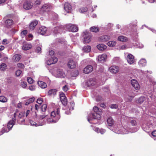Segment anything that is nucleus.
<instances>
[{
  "mask_svg": "<svg viewBox=\"0 0 156 156\" xmlns=\"http://www.w3.org/2000/svg\"><path fill=\"white\" fill-rule=\"evenodd\" d=\"M94 112H91L89 114V117H96L98 116H101L102 113V110L97 106H94L93 108Z\"/></svg>",
  "mask_w": 156,
  "mask_h": 156,
  "instance_id": "obj_1",
  "label": "nucleus"
},
{
  "mask_svg": "<svg viewBox=\"0 0 156 156\" xmlns=\"http://www.w3.org/2000/svg\"><path fill=\"white\" fill-rule=\"evenodd\" d=\"M66 28L68 31L72 32H76L78 30V27L76 25L71 24L67 25Z\"/></svg>",
  "mask_w": 156,
  "mask_h": 156,
  "instance_id": "obj_2",
  "label": "nucleus"
},
{
  "mask_svg": "<svg viewBox=\"0 0 156 156\" xmlns=\"http://www.w3.org/2000/svg\"><path fill=\"white\" fill-rule=\"evenodd\" d=\"M60 101L64 105H66L67 104V100L65 94L63 92H61L59 94Z\"/></svg>",
  "mask_w": 156,
  "mask_h": 156,
  "instance_id": "obj_3",
  "label": "nucleus"
},
{
  "mask_svg": "<svg viewBox=\"0 0 156 156\" xmlns=\"http://www.w3.org/2000/svg\"><path fill=\"white\" fill-rule=\"evenodd\" d=\"M55 76L57 77L64 78L66 77V75L62 70L58 69L55 73Z\"/></svg>",
  "mask_w": 156,
  "mask_h": 156,
  "instance_id": "obj_4",
  "label": "nucleus"
},
{
  "mask_svg": "<svg viewBox=\"0 0 156 156\" xmlns=\"http://www.w3.org/2000/svg\"><path fill=\"white\" fill-rule=\"evenodd\" d=\"M33 6V4L31 2L27 1L23 4V8L26 10H28L31 9Z\"/></svg>",
  "mask_w": 156,
  "mask_h": 156,
  "instance_id": "obj_5",
  "label": "nucleus"
},
{
  "mask_svg": "<svg viewBox=\"0 0 156 156\" xmlns=\"http://www.w3.org/2000/svg\"><path fill=\"white\" fill-rule=\"evenodd\" d=\"M64 9L67 13L71 12L72 11L71 5L68 2H66L64 5Z\"/></svg>",
  "mask_w": 156,
  "mask_h": 156,
  "instance_id": "obj_6",
  "label": "nucleus"
},
{
  "mask_svg": "<svg viewBox=\"0 0 156 156\" xmlns=\"http://www.w3.org/2000/svg\"><path fill=\"white\" fill-rule=\"evenodd\" d=\"M109 70L110 72L112 73L116 74L119 72V68L118 66H113L109 68Z\"/></svg>",
  "mask_w": 156,
  "mask_h": 156,
  "instance_id": "obj_7",
  "label": "nucleus"
},
{
  "mask_svg": "<svg viewBox=\"0 0 156 156\" xmlns=\"http://www.w3.org/2000/svg\"><path fill=\"white\" fill-rule=\"evenodd\" d=\"M57 61V58L55 57H51V59L47 60L46 62V63L48 65H50L52 64L56 63Z\"/></svg>",
  "mask_w": 156,
  "mask_h": 156,
  "instance_id": "obj_8",
  "label": "nucleus"
},
{
  "mask_svg": "<svg viewBox=\"0 0 156 156\" xmlns=\"http://www.w3.org/2000/svg\"><path fill=\"white\" fill-rule=\"evenodd\" d=\"M16 118H12V120H10L8 122L7 127L9 131L11 129L13 125L15 124L16 120Z\"/></svg>",
  "mask_w": 156,
  "mask_h": 156,
  "instance_id": "obj_9",
  "label": "nucleus"
},
{
  "mask_svg": "<svg viewBox=\"0 0 156 156\" xmlns=\"http://www.w3.org/2000/svg\"><path fill=\"white\" fill-rule=\"evenodd\" d=\"M131 83L132 86L136 90H139L140 88V86L136 80L134 79L131 80Z\"/></svg>",
  "mask_w": 156,
  "mask_h": 156,
  "instance_id": "obj_10",
  "label": "nucleus"
},
{
  "mask_svg": "<svg viewBox=\"0 0 156 156\" xmlns=\"http://www.w3.org/2000/svg\"><path fill=\"white\" fill-rule=\"evenodd\" d=\"M98 83L96 80L95 78L90 79L87 82V85L89 86H94Z\"/></svg>",
  "mask_w": 156,
  "mask_h": 156,
  "instance_id": "obj_11",
  "label": "nucleus"
},
{
  "mask_svg": "<svg viewBox=\"0 0 156 156\" xmlns=\"http://www.w3.org/2000/svg\"><path fill=\"white\" fill-rule=\"evenodd\" d=\"M84 33L86 35L84 37L83 42L84 43H89L91 41V35L89 34H88L87 31H85Z\"/></svg>",
  "mask_w": 156,
  "mask_h": 156,
  "instance_id": "obj_12",
  "label": "nucleus"
},
{
  "mask_svg": "<svg viewBox=\"0 0 156 156\" xmlns=\"http://www.w3.org/2000/svg\"><path fill=\"white\" fill-rule=\"evenodd\" d=\"M93 70V67L92 66L88 65L84 69V73H89L91 72Z\"/></svg>",
  "mask_w": 156,
  "mask_h": 156,
  "instance_id": "obj_13",
  "label": "nucleus"
},
{
  "mask_svg": "<svg viewBox=\"0 0 156 156\" xmlns=\"http://www.w3.org/2000/svg\"><path fill=\"white\" fill-rule=\"evenodd\" d=\"M47 31V29L45 27L42 26L39 28L38 30V33L41 35H44Z\"/></svg>",
  "mask_w": 156,
  "mask_h": 156,
  "instance_id": "obj_14",
  "label": "nucleus"
},
{
  "mask_svg": "<svg viewBox=\"0 0 156 156\" xmlns=\"http://www.w3.org/2000/svg\"><path fill=\"white\" fill-rule=\"evenodd\" d=\"M128 62L130 64H133L134 62L133 56L131 54H129L127 58Z\"/></svg>",
  "mask_w": 156,
  "mask_h": 156,
  "instance_id": "obj_15",
  "label": "nucleus"
},
{
  "mask_svg": "<svg viewBox=\"0 0 156 156\" xmlns=\"http://www.w3.org/2000/svg\"><path fill=\"white\" fill-rule=\"evenodd\" d=\"M68 67L71 69H73L76 66V63L73 60H70L68 63Z\"/></svg>",
  "mask_w": 156,
  "mask_h": 156,
  "instance_id": "obj_16",
  "label": "nucleus"
},
{
  "mask_svg": "<svg viewBox=\"0 0 156 156\" xmlns=\"http://www.w3.org/2000/svg\"><path fill=\"white\" fill-rule=\"evenodd\" d=\"M107 57V55L105 54H103L101 55H99L98 57V60L100 62H103L106 59Z\"/></svg>",
  "mask_w": 156,
  "mask_h": 156,
  "instance_id": "obj_17",
  "label": "nucleus"
},
{
  "mask_svg": "<svg viewBox=\"0 0 156 156\" xmlns=\"http://www.w3.org/2000/svg\"><path fill=\"white\" fill-rule=\"evenodd\" d=\"M119 129H116L115 130V132L117 133L122 134H125L128 133L127 131L124 128H122L120 131Z\"/></svg>",
  "mask_w": 156,
  "mask_h": 156,
  "instance_id": "obj_18",
  "label": "nucleus"
},
{
  "mask_svg": "<svg viewBox=\"0 0 156 156\" xmlns=\"http://www.w3.org/2000/svg\"><path fill=\"white\" fill-rule=\"evenodd\" d=\"M110 37L109 36L104 35L101 36L99 38L100 41L101 42H105L109 40Z\"/></svg>",
  "mask_w": 156,
  "mask_h": 156,
  "instance_id": "obj_19",
  "label": "nucleus"
},
{
  "mask_svg": "<svg viewBox=\"0 0 156 156\" xmlns=\"http://www.w3.org/2000/svg\"><path fill=\"white\" fill-rule=\"evenodd\" d=\"M58 118H48L47 119L48 123H55L58 121Z\"/></svg>",
  "mask_w": 156,
  "mask_h": 156,
  "instance_id": "obj_20",
  "label": "nucleus"
},
{
  "mask_svg": "<svg viewBox=\"0 0 156 156\" xmlns=\"http://www.w3.org/2000/svg\"><path fill=\"white\" fill-rule=\"evenodd\" d=\"M13 22L12 20H7L5 21V25L7 27H10L13 24Z\"/></svg>",
  "mask_w": 156,
  "mask_h": 156,
  "instance_id": "obj_21",
  "label": "nucleus"
},
{
  "mask_svg": "<svg viewBox=\"0 0 156 156\" xmlns=\"http://www.w3.org/2000/svg\"><path fill=\"white\" fill-rule=\"evenodd\" d=\"M57 93V90L56 89H51L49 90L48 92V94L50 96H54Z\"/></svg>",
  "mask_w": 156,
  "mask_h": 156,
  "instance_id": "obj_22",
  "label": "nucleus"
},
{
  "mask_svg": "<svg viewBox=\"0 0 156 156\" xmlns=\"http://www.w3.org/2000/svg\"><path fill=\"white\" fill-rule=\"evenodd\" d=\"M60 111L58 108L57 109L56 114L55 113V112L54 111H53L51 112V116L53 117H55V116L57 117L60 116Z\"/></svg>",
  "mask_w": 156,
  "mask_h": 156,
  "instance_id": "obj_23",
  "label": "nucleus"
},
{
  "mask_svg": "<svg viewBox=\"0 0 156 156\" xmlns=\"http://www.w3.org/2000/svg\"><path fill=\"white\" fill-rule=\"evenodd\" d=\"M97 48L101 51L104 50L107 48V46L103 44H98L97 46Z\"/></svg>",
  "mask_w": 156,
  "mask_h": 156,
  "instance_id": "obj_24",
  "label": "nucleus"
},
{
  "mask_svg": "<svg viewBox=\"0 0 156 156\" xmlns=\"http://www.w3.org/2000/svg\"><path fill=\"white\" fill-rule=\"evenodd\" d=\"M38 22L37 21H34L31 22L30 24L29 28L30 30H33L35 27L37 25Z\"/></svg>",
  "mask_w": 156,
  "mask_h": 156,
  "instance_id": "obj_25",
  "label": "nucleus"
},
{
  "mask_svg": "<svg viewBox=\"0 0 156 156\" xmlns=\"http://www.w3.org/2000/svg\"><path fill=\"white\" fill-rule=\"evenodd\" d=\"M138 64L140 66H144L147 64L146 61L145 59L142 58L139 61Z\"/></svg>",
  "mask_w": 156,
  "mask_h": 156,
  "instance_id": "obj_26",
  "label": "nucleus"
},
{
  "mask_svg": "<svg viewBox=\"0 0 156 156\" xmlns=\"http://www.w3.org/2000/svg\"><path fill=\"white\" fill-rule=\"evenodd\" d=\"M32 47V46L30 44H24L23 46V49L24 50H27L30 48Z\"/></svg>",
  "mask_w": 156,
  "mask_h": 156,
  "instance_id": "obj_27",
  "label": "nucleus"
},
{
  "mask_svg": "<svg viewBox=\"0 0 156 156\" xmlns=\"http://www.w3.org/2000/svg\"><path fill=\"white\" fill-rule=\"evenodd\" d=\"M94 130L97 133H100L101 134H103L105 132V129H99V128L97 127H95L94 129Z\"/></svg>",
  "mask_w": 156,
  "mask_h": 156,
  "instance_id": "obj_28",
  "label": "nucleus"
},
{
  "mask_svg": "<svg viewBox=\"0 0 156 156\" xmlns=\"http://www.w3.org/2000/svg\"><path fill=\"white\" fill-rule=\"evenodd\" d=\"M38 85L42 88H45L47 87L46 84L42 81H38L37 82Z\"/></svg>",
  "mask_w": 156,
  "mask_h": 156,
  "instance_id": "obj_29",
  "label": "nucleus"
},
{
  "mask_svg": "<svg viewBox=\"0 0 156 156\" xmlns=\"http://www.w3.org/2000/svg\"><path fill=\"white\" fill-rule=\"evenodd\" d=\"M90 30L91 32L97 33L99 31V29L98 27L93 26L90 28Z\"/></svg>",
  "mask_w": 156,
  "mask_h": 156,
  "instance_id": "obj_30",
  "label": "nucleus"
},
{
  "mask_svg": "<svg viewBox=\"0 0 156 156\" xmlns=\"http://www.w3.org/2000/svg\"><path fill=\"white\" fill-rule=\"evenodd\" d=\"M21 57V56L20 55L16 54L13 56V59L15 62H18L20 60Z\"/></svg>",
  "mask_w": 156,
  "mask_h": 156,
  "instance_id": "obj_31",
  "label": "nucleus"
},
{
  "mask_svg": "<svg viewBox=\"0 0 156 156\" xmlns=\"http://www.w3.org/2000/svg\"><path fill=\"white\" fill-rule=\"evenodd\" d=\"M114 122V120L112 118H108L107 120V124L109 126H112Z\"/></svg>",
  "mask_w": 156,
  "mask_h": 156,
  "instance_id": "obj_32",
  "label": "nucleus"
},
{
  "mask_svg": "<svg viewBox=\"0 0 156 156\" xmlns=\"http://www.w3.org/2000/svg\"><path fill=\"white\" fill-rule=\"evenodd\" d=\"M51 7V6L49 4H45L42 7L41 10L45 11H48V9L50 8Z\"/></svg>",
  "mask_w": 156,
  "mask_h": 156,
  "instance_id": "obj_33",
  "label": "nucleus"
},
{
  "mask_svg": "<svg viewBox=\"0 0 156 156\" xmlns=\"http://www.w3.org/2000/svg\"><path fill=\"white\" fill-rule=\"evenodd\" d=\"M91 47L87 45L84 46L82 49V50L85 52H88L91 51Z\"/></svg>",
  "mask_w": 156,
  "mask_h": 156,
  "instance_id": "obj_34",
  "label": "nucleus"
},
{
  "mask_svg": "<svg viewBox=\"0 0 156 156\" xmlns=\"http://www.w3.org/2000/svg\"><path fill=\"white\" fill-rule=\"evenodd\" d=\"M29 123L30 125L32 126H42L44 124L42 122H40L39 124H37L35 122L33 121H31L30 120H29Z\"/></svg>",
  "mask_w": 156,
  "mask_h": 156,
  "instance_id": "obj_35",
  "label": "nucleus"
},
{
  "mask_svg": "<svg viewBox=\"0 0 156 156\" xmlns=\"http://www.w3.org/2000/svg\"><path fill=\"white\" fill-rule=\"evenodd\" d=\"M118 40L121 41H127V38L124 36H121L118 37Z\"/></svg>",
  "mask_w": 156,
  "mask_h": 156,
  "instance_id": "obj_36",
  "label": "nucleus"
},
{
  "mask_svg": "<svg viewBox=\"0 0 156 156\" xmlns=\"http://www.w3.org/2000/svg\"><path fill=\"white\" fill-rule=\"evenodd\" d=\"M34 97L31 98L27 100L25 105H29L30 103H32L34 101Z\"/></svg>",
  "mask_w": 156,
  "mask_h": 156,
  "instance_id": "obj_37",
  "label": "nucleus"
},
{
  "mask_svg": "<svg viewBox=\"0 0 156 156\" xmlns=\"http://www.w3.org/2000/svg\"><path fill=\"white\" fill-rule=\"evenodd\" d=\"M116 44V42L114 41H111L108 43V45L110 47H113Z\"/></svg>",
  "mask_w": 156,
  "mask_h": 156,
  "instance_id": "obj_38",
  "label": "nucleus"
},
{
  "mask_svg": "<svg viewBox=\"0 0 156 156\" xmlns=\"http://www.w3.org/2000/svg\"><path fill=\"white\" fill-rule=\"evenodd\" d=\"M17 119L16 120H17L18 123L19 124H24V120L23 118H17Z\"/></svg>",
  "mask_w": 156,
  "mask_h": 156,
  "instance_id": "obj_39",
  "label": "nucleus"
},
{
  "mask_svg": "<svg viewBox=\"0 0 156 156\" xmlns=\"http://www.w3.org/2000/svg\"><path fill=\"white\" fill-rule=\"evenodd\" d=\"M6 65L5 63H2L0 65V70H4L6 69Z\"/></svg>",
  "mask_w": 156,
  "mask_h": 156,
  "instance_id": "obj_40",
  "label": "nucleus"
},
{
  "mask_svg": "<svg viewBox=\"0 0 156 156\" xmlns=\"http://www.w3.org/2000/svg\"><path fill=\"white\" fill-rule=\"evenodd\" d=\"M7 101V99L3 96H0V101L5 102Z\"/></svg>",
  "mask_w": 156,
  "mask_h": 156,
  "instance_id": "obj_41",
  "label": "nucleus"
},
{
  "mask_svg": "<svg viewBox=\"0 0 156 156\" xmlns=\"http://www.w3.org/2000/svg\"><path fill=\"white\" fill-rule=\"evenodd\" d=\"M96 119V118H88L87 119L88 121L90 123H94V121Z\"/></svg>",
  "mask_w": 156,
  "mask_h": 156,
  "instance_id": "obj_42",
  "label": "nucleus"
},
{
  "mask_svg": "<svg viewBox=\"0 0 156 156\" xmlns=\"http://www.w3.org/2000/svg\"><path fill=\"white\" fill-rule=\"evenodd\" d=\"M47 108V105L46 104H43L41 107V109L43 112H44Z\"/></svg>",
  "mask_w": 156,
  "mask_h": 156,
  "instance_id": "obj_43",
  "label": "nucleus"
},
{
  "mask_svg": "<svg viewBox=\"0 0 156 156\" xmlns=\"http://www.w3.org/2000/svg\"><path fill=\"white\" fill-rule=\"evenodd\" d=\"M27 80L28 82L30 84L33 83L34 82V80L33 79L30 77H28L27 79Z\"/></svg>",
  "mask_w": 156,
  "mask_h": 156,
  "instance_id": "obj_44",
  "label": "nucleus"
},
{
  "mask_svg": "<svg viewBox=\"0 0 156 156\" xmlns=\"http://www.w3.org/2000/svg\"><path fill=\"white\" fill-rule=\"evenodd\" d=\"M27 31L25 30L23 31L21 33V36L22 38H23L24 36L27 34Z\"/></svg>",
  "mask_w": 156,
  "mask_h": 156,
  "instance_id": "obj_45",
  "label": "nucleus"
},
{
  "mask_svg": "<svg viewBox=\"0 0 156 156\" xmlns=\"http://www.w3.org/2000/svg\"><path fill=\"white\" fill-rule=\"evenodd\" d=\"M109 107L111 108H117L118 107V106L116 104H112Z\"/></svg>",
  "mask_w": 156,
  "mask_h": 156,
  "instance_id": "obj_46",
  "label": "nucleus"
},
{
  "mask_svg": "<svg viewBox=\"0 0 156 156\" xmlns=\"http://www.w3.org/2000/svg\"><path fill=\"white\" fill-rule=\"evenodd\" d=\"M145 98L143 97H140L138 100V102L139 103H142L144 101Z\"/></svg>",
  "mask_w": 156,
  "mask_h": 156,
  "instance_id": "obj_47",
  "label": "nucleus"
},
{
  "mask_svg": "<svg viewBox=\"0 0 156 156\" xmlns=\"http://www.w3.org/2000/svg\"><path fill=\"white\" fill-rule=\"evenodd\" d=\"M59 30V28L58 27H55L53 30L55 34L57 33Z\"/></svg>",
  "mask_w": 156,
  "mask_h": 156,
  "instance_id": "obj_48",
  "label": "nucleus"
},
{
  "mask_svg": "<svg viewBox=\"0 0 156 156\" xmlns=\"http://www.w3.org/2000/svg\"><path fill=\"white\" fill-rule=\"evenodd\" d=\"M62 90L65 92H66L69 89V88L67 85H65L62 87Z\"/></svg>",
  "mask_w": 156,
  "mask_h": 156,
  "instance_id": "obj_49",
  "label": "nucleus"
},
{
  "mask_svg": "<svg viewBox=\"0 0 156 156\" xmlns=\"http://www.w3.org/2000/svg\"><path fill=\"white\" fill-rule=\"evenodd\" d=\"M17 66L18 67L21 68H23L24 66L23 64L21 63H19L17 64Z\"/></svg>",
  "mask_w": 156,
  "mask_h": 156,
  "instance_id": "obj_50",
  "label": "nucleus"
},
{
  "mask_svg": "<svg viewBox=\"0 0 156 156\" xmlns=\"http://www.w3.org/2000/svg\"><path fill=\"white\" fill-rule=\"evenodd\" d=\"M22 71L21 70H17L16 72V76H19L20 75Z\"/></svg>",
  "mask_w": 156,
  "mask_h": 156,
  "instance_id": "obj_51",
  "label": "nucleus"
},
{
  "mask_svg": "<svg viewBox=\"0 0 156 156\" xmlns=\"http://www.w3.org/2000/svg\"><path fill=\"white\" fill-rule=\"evenodd\" d=\"M27 85V84L26 82H23L21 83V86L23 88H25Z\"/></svg>",
  "mask_w": 156,
  "mask_h": 156,
  "instance_id": "obj_52",
  "label": "nucleus"
},
{
  "mask_svg": "<svg viewBox=\"0 0 156 156\" xmlns=\"http://www.w3.org/2000/svg\"><path fill=\"white\" fill-rule=\"evenodd\" d=\"M37 102L39 104H41L42 103V99L39 98L37 99Z\"/></svg>",
  "mask_w": 156,
  "mask_h": 156,
  "instance_id": "obj_53",
  "label": "nucleus"
},
{
  "mask_svg": "<svg viewBox=\"0 0 156 156\" xmlns=\"http://www.w3.org/2000/svg\"><path fill=\"white\" fill-rule=\"evenodd\" d=\"M130 123L132 126H135L136 124V122L135 120H132L130 122Z\"/></svg>",
  "mask_w": 156,
  "mask_h": 156,
  "instance_id": "obj_54",
  "label": "nucleus"
},
{
  "mask_svg": "<svg viewBox=\"0 0 156 156\" xmlns=\"http://www.w3.org/2000/svg\"><path fill=\"white\" fill-rule=\"evenodd\" d=\"M41 47H38L37 48L36 50V52L37 53H41Z\"/></svg>",
  "mask_w": 156,
  "mask_h": 156,
  "instance_id": "obj_55",
  "label": "nucleus"
},
{
  "mask_svg": "<svg viewBox=\"0 0 156 156\" xmlns=\"http://www.w3.org/2000/svg\"><path fill=\"white\" fill-rule=\"evenodd\" d=\"M25 116V112H22L19 113L18 117H22Z\"/></svg>",
  "mask_w": 156,
  "mask_h": 156,
  "instance_id": "obj_56",
  "label": "nucleus"
},
{
  "mask_svg": "<svg viewBox=\"0 0 156 156\" xmlns=\"http://www.w3.org/2000/svg\"><path fill=\"white\" fill-rule=\"evenodd\" d=\"M2 131H3L5 133L8 132L9 131L8 128L7 129L5 127L2 128Z\"/></svg>",
  "mask_w": 156,
  "mask_h": 156,
  "instance_id": "obj_57",
  "label": "nucleus"
},
{
  "mask_svg": "<svg viewBox=\"0 0 156 156\" xmlns=\"http://www.w3.org/2000/svg\"><path fill=\"white\" fill-rule=\"evenodd\" d=\"M29 89L30 90H34L35 89V86L34 85H31L29 87Z\"/></svg>",
  "mask_w": 156,
  "mask_h": 156,
  "instance_id": "obj_58",
  "label": "nucleus"
},
{
  "mask_svg": "<svg viewBox=\"0 0 156 156\" xmlns=\"http://www.w3.org/2000/svg\"><path fill=\"white\" fill-rule=\"evenodd\" d=\"M49 54L50 55H54L55 52L52 50H50L49 51Z\"/></svg>",
  "mask_w": 156,
  "mask_h": 156,
  "instance_id": "obj_59",
  "label": "nucleus"
},
{
  "mask_svg": "<svg viewBox=\"0 0 156 156\" xmlns=\"http://www.w3.org/2000/svg\"><path fill=\"white\" fill-rule=\"evenodd\" d=\"M8 43L7 40L6 39H4L2 41V44H6Z\"/></svg>",
  "mask_w": 156,
  "mask_h": 156,
  "instance_id": "obj_60",
  "label": "nucleus"
},
{
  "mask_svg": "<svg viewBox=\"0 0 156 156\" xmlns=\"http://www.w3.org/2000/svg\"><path fill=\"white\" fill-rule=\"evenodd\" d=\"M152 135L153 136L156 137V131H154L152 133Z\"/></svg>",
  "mask_w": 156,
  "mask_h": 156,
  "instance_id": "obj_61",
  "label": "nucleus"
},
{
  "mask_svg": "<svg viewBox=\"0 0 156 156\" xmlns=\"http://www.w3.org/2000/svg\"><path fill=\"white\" fill-rule=\"evenodd\" d=\"M30 112V111L29 110H28L27 111L26 114H25V115L26 117L28 116L29 114V113Z\"/></svg>",
  "mask_w": 156,
  "mask_h": 156,
  "instance_id": "obj_62",
  "label": "nucleus"
},
{
  "mask_svg": "<svg viewBox=\"0 0 156 156\" xmlns=\"http://www.w3.org/2000/svg\"><path fill=\"white\" fill-rule=\"evenodd\" d=\"M152 127L151 125H150L149 126H148V125H147L145 128L146 129H151Z\"/></svg>",
  "mask_w": 156,
  "mask_h": 156,
  "instance_id": "obj_63",
  "label": "nucleus"
},
{
  "mask_svg": "<svg viewBox=\"0 0 156 156\" xmlns=\"http://www.w3.org/2000/svg\"><path fill=\"white\" fill-rule=\"evenodd\" d=\"M5 47L3 46H0V51L4 50Z\"/></svg>",
  "mask_w": 156,
  "mask_h": 156,
  "instance_id": "obj_64",
  "label": "nucleus"
}]
</instances>
